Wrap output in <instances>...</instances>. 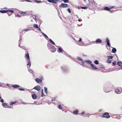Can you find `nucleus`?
<instances>
[{
    "mask_svg": "<svg viewBox=\"0 0 122 122\" xmlns=\"http://www.w3.org/2000/svg\"><path fill=\"white\" fill-rule=\"evenodd\" d=\"M99 66L100 67L102 68H104L105 67L101 63L99 64Z\"/></svg>",
    "mask_w": 122,
    "mask_h": 122,
    "instance_id": "nucleus-24",
    "label": "nucleus"
},
{
    "mask_svg": "<svg viewBox=\"0 0 122 122\" xmlns=\"http://www.w3.org/2000/svg\"><path fill=\"white\" fill-rule=\"evenodd\" d=\"M41 33L42 35L46 38V39L47 38H48V36L45 34H44L43 32L41 31Z\"/></svg>",
    "mask_w": 122,
    "mask_h": 122,
    "instance_id": "nucleus-17",
    "label": "nucleus"
},
{
    "mask_svg": "<svg viewBox=\"0 0 122 122\" xmlns=\"http://www.w3.org/2000/svg\"><path fill=\"white\" fill-rule=\"evenodd\" d=\"M40 87L39 86H36L35 87L33 88V89H35L38 91H39L40 90Z\"/></svg>",
    "mask_w": 122,
    "mask_h": 122,
    "instance_id": "nucleus-8",
    "label": "nucleus"
},
{
    "mask_svg": "<svg viewBox=\"0 0 122 122\" xmlns=\"http://www.w3.org/2000/svg\"><path fill=\"white\" fill-rule=\"evenodd\" d=\"M61 0L63 1V2L65 3H68L69 1L68 0Z\"/></svg>",
    "mask_w": 122,
    "mask_h": 122,
    "instance_id": "nucleus-41",
    "label": "nucleus"
},
{
    "mask_svg": "<svg viewBox=\"0 0 122 122\" xmlns=\"http://www.w3.org/2000/svg\"><path fill=\"white\" fill-rule=\"evenodd\" d=\"M43 79V76H42L39 79L37 78H36L35 79V81L37 83L41 84Z\"/></svg>",
    "mask_w": 122,
    "mask_h": 122,
    "instance_id": "nucleus-2",
    "label": "nucleus"
},
{
    "mask_svg": "<svg viewBox=\"0 0 122 122\" xmlns=\"http://www.w3.org/2000/svg\"><path fill=\"white\" fill-rule=\"evenodd\" d=\"M0 12L3 13H7V10H0Z\"/></svg>",
    "mask_w": 122,
    "mask_h": 122,
    "instance_id": "nucleus-21",
    "label": "nucleus"
},
{
    "mask_svg": "<svg viewBox=\"0 0 122 122\" xmlns=\"http://www.w3.org/2000/svg\"><path fill=\"white\" fill-rule=\"evenodd\" d=\"M27 53H26L25 56L26 57L28 60H30V59L29 57V54L28 53V51H27Z\"/></svg>",
    "mask_w": 122,
    "mask_h": 122,
    "instance_id": "nucleus-13",
    "label": "nucleus"
},
{
    "mask_svg": "<svg viewBox=\"0 0 122 122\" xmlns=\"http://www.w3.org/2000/svg\"><path fill=\"white\" fill-rule=\"evenodd\" d=\"M77 58L79 61H82V59L80 57L77 56L76 57Z\"/></svg>",
    "mask_w": 122,
    "mask_h": 122,
    "instance_id": "nucleus-39",
    "label": "nucleus"
},
{
    "mask_svg": "<svg viewBox=\"0 0 122 122\" xmlns=\"http://www.w3.org/2000/svg\"><path fill=\"white\" fill-rule=\"evenodd\" d=\"M56 98V97L54 98L53 99H52L51 100V101H55Z\"/></svg>",
    "mask_w": 122,
    "mask_h": 122,
    "instance_id": "nucleus-53",
    "label": "nucleus"
},
{
    "mask_svg": "<svg viewBox=\"0 0 122 122\" xmlns=\"http://www.w3.org/2000/svg\"><path fill=\"white\" fill-rule=\"evenodd\" d=\"M106 41L107 42L106 44V46L110 47L111 46V44L110 42V41L108 38H106Z\"/></svg>",
    "mask_w": 122,
    "mask_h": 122,
    "instance_id": "nucleus-5",
    "label": "nucleus"
},
{
    "mask_svg": "<svg viewBox=\"0 0 122 122\" xmlns=\"http://www.w3.org/2000/svg\"><path fill=\"white\" fill-rule=\"evenodd\" d=\"M82 61V64H85V62L84 61H83V60H82V61Z\"/></svg>",
    "mask_w": 122,
    "mask_h": 122,
    "instance_id": "nucleus-64",
    "label": "nucleus"
},
{
    "mask_svg": "<svg viewBox=\"0 0 122 122\" xmlns=\"http://www.w3.org/2000/svg\"><path fill=\"white\" fill-rule=\"evenodd\" d=\"M117 64L119 66H122V63L118 62L117 63Z\"/></svg>",
    "mask_w": 122,
    "mask_h": 122,
    "instance_id": "nucleus-25",
    "label": "nucleus"
},
{
    "mask_svg": "<svg viewBox=\"0 0 122 122\" xmlns=\"http://www.w3.org/2000/svg\"><path fill=\"white\" fill-rule=\"evenodd\" d=\"M88 7H84V6H81V8L82 9H86Z\"/></svg>",
    "mask_w": 122,
    "mask_h": 122,
    "instance_id": "nucleus-43",
    "label": "nucleus"
},
{
    "mask_svg": "<svg viewBox=\"0 0 122 122\" xmlns=\"http://www.w3.org/2000/svg\"><path fill=\"white\" fill-rule=\"evenodd\" d=\"M68 5L66 4H65L63 3H61L60 5L61 7H62V8H66L67 7Z\"/></svg>",
    "mask_w": 122,
    "mask_h": 122,
    "instance_id": "nucleus-7",
    "label": "nucleus"
},
{
    "mask_svg": "<svg viewBox=\"0 0 122 122\" xmlns=\"http://www.w3.org/2000/svg\"><path fill=\"white\" fill-rule=\"evenodd\" d=\"M96 42V43H101L102 42V41L99 38L97 39L95 41Z\"/></svg>",
    "mask_w": 122,
    "mask_h": 122,
    "instance_id": "nucleus-9",
    "label": "nucleus"
},
{
    "mask_svg": "<svg viewBox=\"0 0 122 122\" xmlns=\"http://www.w3.org/2000/svg\"><path fill=\"white\" fill-rule=\"evenodd\" d=\"M109 113L107 112H105L103 114V115L102 116V117H105L107 118H109L110 117V116L108 115Z\"/></svg>",
    "mask_w": 122,
    "mask_h": 122,
    "instance_id": "nucleus-3",
    "label": "nucleus"
},
{
    "mask_svg": "<svg viewBox=\"0 0 122 122\" xmlns=\"http://www.w3.org/2000/svg\"><path fill=\"white\" fill-rule=\"evenodd\" d=\"M91 66L92 68H93L94 69H97V67H95V66L93 64H91Z\"/></svg>",
    "mask_w": 122,
    "mask_h": 122,
    "instance_id": "nucleus-23",
    "label": "nucleus"
},
{
    "mask_svg": "<svg viewBox=\"0 0 122 122\" xmlns=\"http://www.w3.org/2000/svg\"><path fill=\"white\" fill-rule=\"evenodd\" d=\"M114 7V6H110L109 7H110V9H112V8H113Z\"/></svg>",
    "mask_w": 122,
    "mask_h": 122,
    "instance_id": "nucleus-57",
    "label": "nucleus"
},
{
    "mask_svg": "<svg viewBox=\"0 0 122 122\" xmlns=\"http://www.w3.org/2000/svg\"><path fill=\"white\" fill-rule=\"evenodd\" d=\"M31 96L32 98L34 99H36L37 97V96L36 94H32Z\"/></svg>",
    "mask_w": 122,
    "mask_h": 122,
    "instance_id": "nucleus-10",
    "label": "nucleus"
},
{
    "mask_svg": "<svg viewBox=\"0 0 122 122\" xmlns=\"http://www.w3.org/2000/svg\"><path fill=\"white\" fill-rule=\"evenodd\" d=\"M49 40L50 42L52 44H53L54 45H55L56 46V45H55V43H54V41H52V40L51 39L49 38Z\"/></svg>",
    "mask_w": 122,
    "mask_h": 122,
    "instance_id": "nucleus-22",
    "label": "nucleus"
},
{
    "mask_svg": "<svg viewBox=\"0 0 122 122\" xmlns=\"http://www.w3.org/2000/svg\"><path fill=\"white\" fill-rule=\"evenodd\" d=\"M22 103L23 104H27V103H25V102H22Z\"/></svg>",
    "mask_w": 122,
    "mask_h": 122,
    "instance_id": "nucleus-62",
    "label": "nucleus"
},
{
    "mask_svg": "<svg viewBox=\"0 0 122 122\" xmlns=\"http://www.w3.org/2000/svg\"><path fill=\"white\" fill-rule=\"evenodd\" d=\"M34 27L36 28H38V26L37 24H34L33 25Z\"/></svg>",
    "mask_w": 122,
    "mask_h": 122,
    "instance_id": "nucleus-33",
    "label": "nucleus"
},
{
    "mask_svg": "<svg viewBox=\"0 0 122 122\" xmlns=\"http://www.w3.org/2000/svg\"><path fill=\"white\" fill-rule=\"evenodd\" d=\"M82 21V20L81 19H79L78 20V21L79 22H80Z\"/></svg>",
    "mask_w": 122,
    "mask_h": 122,
    "instance_id": "nucleus-61",
    "label": "nucleus"
},
{
    "mask_svg": "<svg viewBox=\"0 0 122 122\" xmlns=\"http://www.w3.org/2000/svg\"><path fill=\"white\" fill-rule=\"evenodd\" d=\"M68 55V56L69 57L70 59H72V60H73L74 61V59H75L74 58H72L71 56L70 55Z\"/></svg>",
    "mask_w": 122,
    "mask_h": 122,
    "instance_id": "nucleus-49",
    "label": "nucleus"
},
{
    "mask_svg": "<svg viewBox=\"0 0 122 122\" xmlns=\"http://www.w3.org/2000/svg\"><path fill=\"white\" fill-rule=\"evenodd\" d=\"M62 48L61 47H60L58 48L57 51L59 53H61L62 51Z\"/></svg>",
    "mask_w": 122,
    "mask_h": 122,
    "instance_id": "nucleus-18",
    "label": "nucleus"
},
{
    "mask_svg": "<svg viewBox=\"0 0 122 122\" xmlns=\"http://www.w3.org/2000/svg\"><path fill=\"white\" fill-rule=\"evenodd\" d=\"M7 11L8 12H10L11 13H13L14 12V11L13 10H7Z\"/></svg>",
    "mask_w": 122,
    "mask_h": 122,
    "instance_id": "nucleus-37",
    "label": "nucleus"
},
{
    "mask_svg": "<svg viewBox=\"0 0 122 122\" xmlns=\"http://www.w3.org/2000/svg\"><path fill=\"white\" fill-rule=\"evenodd\" d=\"M85 61L87 62L88 64H90V65L92 64V61L89 60H85Z\"/></svg>",
    "mask_w": 122,
    "mask_h": 122,
    "instance_id": "nucleus-11",
    "label": "nucleus"
},
{
    "mask_svg": "<svg viewBox=\"0 0 122 122\" xmlns=\"http://www.w3.org/2000/svg\"><path fill=\"white\" fill-rule=\"evenodd\" d=\"M107 63H110L111 62V60H109V59H107Z\"/></svg>",
    "mask_w": 122,
    "mask_h": 122,
    "instance_id": "nucleus-47",
    "label": "nucleus"
},
{
    "mask_svg": "<svg viewBox=\"0 0 122 122\" xmlns=\"http://www.w3.org/2000/svg\"><path fill=\"white\" fill-rule=\"evenodd\" d=\"M51 3H52L55 4H56V1H55V0H51Z\"/></svg>",
    "mask_w": 122,
    "mask_h": 122,
    "instance_id": "nucleus-36",
    "label": "nucleus"
},
{
    "mask_svg": "<svg viewBox=\"0 0 122 122\" xmlns=\"http://www.w3.org/2000/svg\"><path fill=\"white\" fill-rule=\"evenodd\" d=\"M33 16H35V19H34V20H36V15H33Z\"/></svg>",
    "mask_w": 122,
    "mask_h": 122,
    "instance_id": "nucleus-58",
    "label": "nucleus"
},
{
    "mask_svg": "<svg viewBox=\"0 0 122 122\" xmlns=\"http://www.w3.org/2000/svg\"><path fill=\"white\" fill-rule=\"evenodd\" d=\"M48 46L49 48H50L51 47H52L53 46L52 45H51V44L48 43Z\"/></svg>",
    "mask_w": 122,
    "mask_h": 122,
    "instance_id": "nucleus-40",
    "label": "nucleus"
},
{
    "mask_svg": "<svg viewBox=\"0 0 122 122\" xmlns=\"http://www.w3.org/2000/svg\"><path fill=\"white\" fill-rule=\"evenodd\" d=\"M119 90L120 91L119 93H121L122 92V88L121 87H120Z\"/></svg>",
    "mask_w": 122,
    "mask_h": 122,
    "instance_id": "nucleus-51",
    "label": "nucleus"
},
{
    "mask_svg": "<svg viewBox=\"0 0 122 122\" xmlns=\"http://www.w3.org/2000/svg\"><path fill=\"white\" fill-rule=\"evenodd\" d=\"M0 102H1L3 103L4 102V100L3 99H1L0 101Z\"/></svg>",
    "mask_w": 122,
    "mask_h": 122,
    "instance_id": "nucleus-54",
    "label": "nucleus"
},
{
    "mask_svg": "<svg viewBox=\"0 0 122 122\" xmlns=\"http://www.w3.org/2000/svg\"><path fill=\"white\" fill-rule=\"evenodd\" d=\"M35 2H36L37 3H41V0H34Z\"/></svg>",
    "mask_w": 122,
    "mask_h": 122,
    "instance_id": "nucleus-32",
    "label": "nucleus"
},
{
    "mask_svg": "<svg viewBox=\"0 0 122 122\" xmlns=\"http://www.w3.org/2000/svg\"><path fill=\"white\" fill-rule=\"evenodd\" d=\"M49 2L51 3V0H47Z\"/></svg>",
    "mask_w": 122,
    "mask_h": 122,
    "instance_id": "nucleus-63",
    "label": "nucleus"
},
{
    "mask_svg": "<svg viewBox=\"0 0 122 122\" xmlns=\"http://www.w3.org/2000/svg\"><path fill=\"white\" fill-rule=\"evenodd\" d=\"M21 40H22V37H21V36H20V40H19V43H20L21 41Z\"/></svg>",
    "mask_w": 122,
    "mask_h": 122,
    "instance_id": "nucleus-46",
    "label": "nucleus"
},
{
    "mask_svg": "<svg viewBox=\"0 0 122 122\" xmlns=\"http://www.w3.org/2000/svg\"><path fill=\"white\" fill-rule=\"evenodd\" d=\"M80 42L77 41V44L80 46H83L84 44V43L82 42H81V43Z\"/></svg>",
    "mask_w": 122,
    "mask_h": 122,
    "instance_id": "nucleus-19",
    "label": "nucleus"
},
{
    "mask_svg": "<svg viewBox=\"0 0 122 122\" xmlns=\"http://www.w3.org/2000/svg\"><path fill=\"white\" fill-rule=\"evenodd\" d=\"M57 107L60 110L62 109V107L60 104H59L58 105Z\"/></svg>",
    "mask_w": 122,
    "mask_h": 122,
    "instance_id": "nucleus-29",
    "label": "nucleus"
},
{
    "mask_svg": "<svg viewBox=\"0 0 122 122\" xmlns=\"http://www.w3.org/2000/svg\"><path fill=\"white\" fill-rule=\"evenodd\" d=\"M82 55L83 56H86L84 54H83V53H82Z\"/></svg>",
    "mask_w": 122,
    "mask_h": 122,
    "instance_id": "nucleus-59",
    "label": "nucleus"
},
{
    "mask_svg": "<svg viewBox=\"0 0 122 122\" xmlns=\"http://www.w3.org/2000/svg\"><path fill=\"white\" fill-rule=\"evenodd\" d=\"M20 87V86L19 85L17 84L13 85L12 86V87L14 88H17L19 87Z\"/></svg>",
    "mask_w": 122,
    "mask_h": 122,
    "instance_id": "nucleus-14",
    "label": "nucleus"
},
{
    "mask_svg": "<svg viewBox=\"0 0 122 122\" xmlns=\"http://www.w3.org/2000/svg\"><path fill=\"white\" fill-rule=\"evenodd\" d=\"M67 10L69 13H71V10L70 8H68L67 9Z\"/></svg>",
    "mask_w": 122,
    "mask_h": 122,
    "instance_id": "nucleus-50",
    "label": "nucleus"
},
{
    "mask_svg": "<svg viewBox=\"0 0 122 122\" xmlns=\"http://www.w3.org/2000/svg\"><path fill=\"white\" fill-rule=\"evenodd\" d=\"M27 68L28 69V70L31 73H32L33 71H32L30 69V68L29 69L28 68V66H27Z\"/></svg>",
    "mask_w": 122,
    "mask_h": 122,
    "instance_id": "nucleus-38",
    "label": "nucleus"
},
{
    "mask_svg": "<svg viewBox=\"0 0 122 122\" xmlns=\"http://www.w3.org/2000/svg\"><path fill=\"white\" fill-rule=\"evenodd\" d=\"M82 40L81 38H80L79 40H78L77 41L79 42H82Z\"/></svg>",
    "mask_w": 122,
    "mask_h": 122,
    "instance_id": "nucleus-52",
    "label": "nucleus"
},
{
    "mask_svg": "<svg viewBox=\"0 0 122 122\" xmlns=\"http://www.w3.org/2000/svg\"><path fill=\"white\" fill-rule=\"evenodd\" d=\"M120 90H119V89H117L115 90V92L117 93L118 94H120V93H120Z\"/></svg>",
    "mask_w": 122,
    "mask_h": 122,
    "instance_id": "nucleus-28",
    "label": "nucleus"
},
{
    "mask_svg": "<svg viewBox=\"0 0 122 122\" xmlns=\"http://www.w3.org/2000/svg\"><path fill=\"white\" fill-rule=\"evenodd\" d=\"M27 65H29V67H30L31 66V61L30 60H28L27 62Z\"/></svg>",
    "mask_w": 122,
    "mask_h": 122,
    "instance_id": "nucleus-15",
    "label": "nucleus"
},
{
    "mask_svg": "<svg viewBox=\"0 0 122 122\" xmlns=\"http://www.w3.org/2000/svg\"><path fill=\"white\" fill-rule=\"evenodd\" d=\"M113 57V56H107V59L108 60H109V59H111L112 60Z\"/></svg>",
    "mask_w": 122,
    "mask_h": 122,
    "instance_id": "nucleus-26",
    "label": "nucleus"
},
{
    "mask_svg": "<svg viewBox=\"0 0 122 122\" xmlns=\"http://www.w3.org/2000/svg\"><path fill=\"white\" fill-rule=\"evenodd\" d=\"M19 12L21 14H25L26 13V12H23L22 11H20Z\"/></svg>",
    "mask_w": 122,
    "mask_h": 122,
    "instance_id": "nucleus-42",
    "label": "nucleus"
},
{
    "mask_svg": "<svg viewBox=\"0 0 122 122\" xmlns=\"http://www.w3.org/2000/svg\"><path fill=\"white\" fill-rule=\"evenodd\" d=\"M25 1L26 2H30L31 3H32L33 2L32 1H31L29 0H25Z\"/></svg>",
    "mask_w": 122,
    "mask_h": 122,
    "instance_id": "nucleus-56",
    "label": "nucleus"
},
{
    "mask_svg": "<svg viewBox=\"0 0 122 122\" xmlns=\"http://www.w3.org/2000/svg\"><path fill=\"white\" fill-rule=\"evenodd\" d=\"M15 17H20V15H19L17 14V15H15Z\"/></svg>",
    "mask_w": 122,
    "mask_h": 122,
    "instance_id": "nucleus-55",
    "label": "nucleus"
},
{
    "mask_svg": "<svg viewBox=\"0 0 122 122\" xmlns=\"http://www.w3.org/2000/svg\"><path fill=\"white\" fill-rule=\"evenodd\" d=\"M47 88L45 87H44L45 92L46 93V94H47Z\"/></svg>",
    "mask_w": 122,
    "mask_h": 122,
    "instance_id": "nucleus-35",
    "label": "nucleus"
},
{
    "mask_svg": "<svg viewBox=\"0 0 122 122\" xmlns=\"http://www.w3.org/2000/svg\"><path fill=\"white\" fill-rule=\"evenodd\" d=\"M16 103V102H11L10 103V105H11L15 103Z\"/></svg>",
    "mask_w": 122,
    "mask_h": 122,
    "instance_id": "nucleus-31",
    "label": "nucleus"
},
{
    "mask_svg": "<svg viewBox=\"0 0 122 122\" xmlns=\"http://www.w3.org/2000/svg\"><path fill=\"white\" fill-rule=\"evenodd\" d=\"M110 8L109 7H107V6H105L104 7V10H107L108 11H109L110 10Z\"/></svg>",
    "mask_w": 122,
    "mask_h": 122,
    "instance_id": "nucleus-12",
    "label": "nucleus"
},
{
    "mask_svg": "<svg viewBox=\"0 0 122 122\" xmlns=\"http://www.w3.org/2000/svg\"><path fill=\"white\" fill-rule=\"evenodd\" d=\"M18 90L21 91H24L25 89L22 88H19L18 89Z\"/></svg>",
    "mask_w": 122,
    "mask_h": 122,
    "instance_id": "nucleus-48",
    "label": "nucleus"
},
{
    "mask_svg": "<svg viewBox=\"0 0 122 122\" xmlns=\"http://www.w3.org/2000/svg\"><path fill=\"white\" fill-rule=\"evenodd\" d=\"M61 68L62 71L64 73L68 72L69 71V67L65 65H64L61 66Z\"/></svg>",
    "mask_w": 122,
    "mask_h": 122,
    "instance_id": "nucleus-1",
    "label": "nucleus"
},
{
    "mask_svg": "<svg viewBox=\"0 0 122 122\" xmlns=\"http://www.w3.org/2000/svg\"><path fill=\"white\" fill-rule=\"evenodd\" d=\"M81 114H85V112H81Z\"/></svg>",
    "mask_w": 122,
    "mask_h": 122,
    "instance_id": "nucleus-60",
    "label": "nucleus"
},
{
    "mask_svg": "<svg viewBox=\"0 0 122 122\" xmlns=\"http://www.w3.org/2000/svg\"><path fill=\"white\" fill-rule=\"evenodd\" d=\"M78 111L77 110H76V111L73 112V114H75L76 115H77L78 114Z\"/></svg>",
    "mask_w": 122,
    "mask_h": 122,
    "instance_id": "nucleus-30",
    "label": "nucleus"
},
{
    "mask_svg": "<svg viewBox=\"0 0 122 122\" xmlns=\"http://www.w3.org/2000/svg\"><path fill=\"white\" fill-rule=\"evenodd\" d=\"M7 104H8L6 103H3L2 104V106L5 108H6L7 107Z\"/></svg>",
    "mask_w": 122,
    "mask_h": 122,
    "instance_id": "nucleus-20",
    "label": "nucleus"
},
{
    "mask_svg": "<svg viewBox=\"0 0 122 122\" xmlns=\"http://www.w3.org/2000/svg\"><path fill=\"white\" fill-rule=\"evenodd\" d=\"M43 89H42V91L41 95V97H43V96L44 95V94L43 93Z\"/></svg>",
    "mask_w": 122,
    "mask_h": 122,
    "instance_id": "nucleus-45",
    "label": "nucleus"
},
{
    "mask_svg": "<svg viewBox=\"0 0 122 122\" xmlns=\"http://www.w3.org/2000/svg\"><path fill=\"white\" fill-rule=\"evenodd\" d=\"M94 63L97 65H98L99 63V62L97 60H96L95 61Z\"/></svg>",
    "mask_w": 122,
    "mask_h": 122,
    "instance_id": "nucleus-34",
    "label": "nucleus"
},
{
    "mask_svg": "<svg viewBox=\"0 0 122 122\" xmlns=\"http://www.w3.org/2000/svg\"><path fill=\"white\" fill-rule=\"evenodd\" d=\"M117 51L116 49L115 48H113L112 50V52L113 53H115Z\"/></svg>",
    "mask_w": 122,
    "mask_h": 122,
    "instance_id": "nucleus-16",
    "label": "nucleus"
},
{
    "mask_svg": "<svg viewBox=\"0 0 122 122\" xmlns=\"http://www.w3.org/2000/svg\"><path fill=\"white\" fill-rule=\"evenodd\" d=\"M104 91L106 92H110L109 88L108 87H105L104 89Z\"/></svg>",
    "mask_w": 122,
    "mask_h": 122,
    "instance_id": "nucleus-6",
    "label": "nucleus"
},
{
    "mask_svg": "<svg viewBox=\"0 0 122 122\" xmlns=\"http://www.w3.org/2000/svg\"><path fill=\"white\" fill-rule=\"evenodd\" d=\"M30 30V29H25L23 30H22V32H21V33H23V32L24 31H25L26 32V31H28L29 30Z\"/></svg>",
    "mask_w": 122,
    "mask_h": 122,
    "instance_id": "nucleus-27",
    "label": "nucleus"
},
{
    "mask_svg": "<svg viewBox=\"0 0 122 122\" xmlns=\"http://www.w3.org/2000/svg\"><path fill=\"white\" fill-rule=\"evenodd\" d=\"M49 49L52 52H55L56 50V48L53 46L52 47L50 48Z\"/></svg>",
    "mask_w": 122,
    "mask_h": 122,
    "instance_id": "nucleus-4",
    "label": "nucleus"
},
{
    "mask_svg": "<svg viewBox=\"0 0 122 122\" xmlns=\"http://www.w3.org/2000/svg\"><path fill=\"white\" fill-rule=\"evenodd\" d=\"M116 61H115L114 62H112V66H115L116 65Z\"/></svg>",
    "mask_w": 122,
    "mask_h": 122,
    "instance_id": "nucleus-44",
    "label": "nucleus"
}]
</instances>
